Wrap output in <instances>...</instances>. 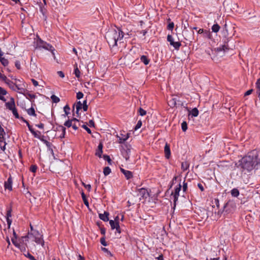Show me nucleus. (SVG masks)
I'll return each instance as SVG.
<instances>
[{"instance_id": "nucleus-1", "label": "nucleus", "mask_w": 260, "mask_h": 260, "mask_svg": "<svg viewBox=\"0 0 260 260\" xmlns=\"http://www.w3.org/2000/svg\"><path fill=\"white\" fill-rule=\"evenodd\" d=\"M237 167L240 168L242 172H250L252 170L260 166V152L253 150L242 157L236 164Z\"/></svg>"}, {"instance_id": "nucleus-2", "label": "nucleus", "mask_w": 260, "mask_h": 260, "mask_svg": "<svg viewBox=\"0 0 260 260\" xmlns=\"http://www.w3.org/2000/svg\"><path fill=\"white\" fill-rule=\"evenodd\" d=\"M117 29H111L106 34L105 38L110 47L117 46V41L122 39L124 37V34L121 28L117 27Z\"/></svg>"}, {"instance_id": "nucleus-3", "label": "nucleus", "mask_w": 260, "mask_h": 260, "mask_svg": "<svg viewBox=\"0 0 260 260\" xmlns=\"http://www.w3.org/2000/svg\"><path fill=\"white\" fill-rule=\"evenodd\" d=\"M231 41L232 39L229 38H225L223 40V44L218 47L215 48V51L216 52L223 51L224 52L228 51L230 49H233V45H231Z\"/></svg>"}, {"instance_id": "nucleus-4", "label": "nucleus", "mask_w": 260, "mask_h": 260, "mask_svg": "<svg viewBox=\"0 0 260 260\" xmlns=\"http://www.w3.org/2000/svg\"><path fill=\"white\" fill-rule=\"evenodd\" d=\"M28 235L34 238V241L37 244H41L42 246H44V241L43 239V235L40 233L38 231L35 230L33 232H29Z\"/></svg>"}, {"instance_id": "nucleus-5", "label": "nucleus", "mask_w": 260, "mask_h": 260, "mask_svg": "<svg viewBox=\"0 0 260 260\" xmlns=\"http://www.w3.org/2000/svg\"><path fill=\"white\" fill-rule=\"evenodd\" d=\"M235 207V204L232 201H229L224 204L223 208V211L221 213L220 211H218V214H220L221 213H223L224 215H225V214H228L232 212L234 210Z\"/></svg>"}, {"instance_id": "nucleus-6", "label": "nucleus", "mask_w": 260, "mask_h": 260, "mask_svg": "<svg viewBox=\"0 0 260 260\" xmlns=\"http://www.w3.org/2000/svg\"><path fill=\"white\" fill-rule=\"evenodd\" d=\"M167 41L170 43V44L173 46L176 50H179L181 44L179 41L175 42L172 35H168L167 36Z\"/></svg>"}, {"instance_id": "nucleus-7", "label": "nucleus", "mask_w": 260, "mask_h": 260, "mask_svg": "<svg viewBox=\"0 0 260 260\" xmlns=\"http://www.w3.org/2000/svg\"><path fill=\"white\" fill-rule=\"evenodd\" d=\"M168 105L171 108H174L179 106H183V103L174 97L168 101Z\"/></svg>"}, {"instance_id": "nucleus-8", "label": "nucleus", "mask_w": 260, "mask_h": 260, "mask_svg": "<svg viewBox=\"0 0 260 260\" xmlns=\"http://www.w3.org/2000/svg\"><path fill=\"white\" fill-rule=\"evenodd\" d=\"M181 188V185L180 184V182L178 184V185L176 187V188L175 189V191L173 195L174 198V207H175L176 205V202L178 201V197L179 196V192Z\"/></svg>"}, {"instance_id": "nucleus-9", "label": "nucleus", "mask_w": 260, "mask_h": 260, "mask_svg": "<svg viewBox=\"0 0 260 260\" xmlns=\"http://www.w3.org/2000/svg\"><path fill=\"white\" fill-rule=\"evenodd\" d=\"M39 45L40 47H42L47 50L51 51L52 52L54 50V48L52 45L47 43L46 42H43L41 40H40L39 42Z\"/></svg>"}, {"instance_id": "nucleus-10", "label": "nucleus", "mask_w": 260, "mask_h": 260, "mask_svg": "<svg viewBox=\"0 0 260 260\" xmlns=\"http://www.w3.org/2000/svg\"><path fill=\"white\" fill-rule=\"evenodd\" d=\"M12 209L11 207H10L9 208H7V214H6V219H7V224H8V229H9L10 228L11 224L12 222V219H10V217H12Z\"/></svg>"}, {"instance_id": "nucleus-11", "label": "nucleus", "mask_w": 260, "mask_h": 260, "mask_svg": "<svg viewBox=\"0 0 260 260\" xmlns=\"http://www.w3.org/2000/svg\"><path fill=\"white\" fill-rule=\"evenodd\" d=\"M12 178L10 176L7 181L5 182L4 187L5 189H8L11 191L12 190Z\"/></svg>"}, {"instance_id": "nucleus-12", "label": "nucleus", "mask_w": 260, "mask_h": 260, "mask_svg": "<svg viewBox=\"0 0 260 260\" xmlns=\"http://www.w3.org/2000/svg\"><path fill=\"white\" fill-rule=\"evenodd\" d=\"M5 106L9 110H12L15 107V100L13 98H10V101L5 103Z\"/></svg>"}, {"instance_id": "nucleus-13", "label": "nucleus", "mask_w": 260, "mask_h": 260, "mask_svg": "<svg viewBox=\"0 0 260 260\" xmlns=\"http://www.w3.org/2000/svg\"><path fill=\"white\" fill-rule=\"evenodd\" d=\"M164 152L165 154V157L167 159H169L171 156V150L170 145L166 143L164 148Z\"/></svg>"}, {"instance_id": "nucleus-14", "label": "nucleus", "mask_w": 260, "mask_h": 260, "mask_svg": "<svg viewBox=\"0 0 260 260\" xmlns=\"http://www.w3.org/2000/svg\"><path fill=\"white\" fill-rule=\"evenodd\" d=\"M66 128L61 125H57L56 131H60L61 134L59 136V137L62 139L64 138L66 135Z\"/></svg>"}, {"instance_id": "nucleus-15", "label": "nucleus", "mask_w": 260, "mask_h": 260, "mask_svg": "<svg viewBox=\"0 0 260 260\" xmlns=\"http://www.w3.org/2000/svg\"><path fill=\"white\" fill-rule=\"evenodd\" d=\"M109 213L107 211H105L103 214L100 213L99 214V218L104 221H108L110 220L109 219Z\"/></svg>"}, {"instance_id": "nucleus-16", "label": "nucleus", "mask_w": 260, "mask_h": 260, "mask_svg": "<svg viewBox=\"0 0 260 260\" xmlns=\"http://www.w3.org/2000/svg\"><path fill=\"white\" fill-rule=\"evenodd\" d=\"M120 171L124 175L125 178L127 179H129L133 177V173L132 172L128 170H125L122 168L120 169Z\"/></svg>"}, {"instance_id": "nucleus-17", "label": "nucleus", "mask_w": 260, "mask_h": 260, "mask_svg": "<svg viewBox=\"0 0 260 260\" xmlns=\"http://www.w3.org/2000/svg\"><path fill=\"white\" fill-rule=\"evenodd\" d=\"M5 82L9 86V87L14 91H16L15 87H17V85L13 83L12 81L7 78Z\"/></svg>"}, {"instance_id": "nucleus-18", "label": "nucleus", "mask_w": 260, "mask_h": 260, "mask_svg": "<svg viewBox=\"0 0 260 260\" xmlns=\"http://www.w3.org/2000/svg\"><path fill=\"white\" fill-rule=\"evenodd\" d=\"M23 94L26 97L27 99L30 101L36 98L35 94L30 93L28 90H26L25 92H23Z\"/></svg>"}, {"instance_id": "nucleus-19", "label": "nucleus", "mask_w": 260, "mask_h": 260, "mask_svg": "<svg viewBox=\"0 0 260 260\" xmlns=\"http://www.w3.org/2000/svg\"><path fill=\"white\" fill-rule=\"evenodd\" d=\"M103 153V144L100 143L98 146V150L95 152V155L99 156V157H102V154Z\"/></svg>"}, {"instance_id": "nucleus-20", "label": "nucleus", "mask_w": 260, "mask_h": 260, "mask_svg": "<svg viewBox=\"0 0 260 260\" xmlns=\"http://www.w3.org/2000/svg\"><path fill=\"white\" fill-rule=\"evenodd\" d=\"M32 103L34 102V101L31 102ZM33 103H32V106L30 108L27 110V114L30 116H36V114L35 113V109L32 107Z\"/></svg>"}, {"instance_id": "nucleus-21", "label": "nucleus", "mask_w": 260, "mask_h": 260, "mask_svg": "<svg viewBox=\"0 0 260 260\" xmlns=\"http://www.w3.org/2000/svg\"><path fill=\"white\" fill-rule=\"evenodd\" d=\"M140 60L145 65H147L150 62V59L145 55H142L140 57Z\"/></svg>"}, {"instance_id": "nucleus-22", "label": "nucleus", "mask_w": 260, "mask_h": 260, "mask_svg": "<svg viewBox=\"0 0 260 260\" xmlns=\"http://www.w3.org/2000/svg\"><path fill=\"white\" fill-rule=\"evenodd\" d=\"M189 167V164L187 161H184L181 163V169L183 171H186Z\"/></svg>"}, {"instance_id": "nucleus-23", "label": "nucleus", "mask_w": 260, "mask_h": 260, "mask_svg": "<svg viewBox=\"0 0 260 260\" xmlns=\"http://www.w3.org/2000/svg\"><path fill=\"white\" fill-rule=\"evenodd\" d=\"M139 193L141 195V196L143 197V198H147L146 196H145L146 194L148 195V193L147 192V190L144 188H141L139 189Z\"/></svg>"}, {"instance_id": "nucleus-24", "label": "nucleus", "mask_w": 260, "mask_h": 260, "mask_svg": "<svg viewBox=\"0 0 260 260\" xmlns=\"http://www.w3.org/2000/svg\"><path fill=\"white\" fill-rule=\"evenodd\" d=\"M231 192L232 197H237L240 194L239 190L236 188H233L231 190Z\"/></svg>"}, {"instance_id": "nucleus-25", "label": "nucleus", "mask_w": 260, "mask_h": 260, "mask_svg": "<svg viewBox=\"0 0 260 260\" xmlns=\"http://www.w3.org/2000/svg\"><path fill=\"white\" fill-rule=\"evenodd\" d=\"M70 108L68 105H66L63 108V111L64 112V114H63L62 116L66 117L68 116L70 114Z\"/></svg>"}, {"instance_id": "nucleus-26", "label": "nucleus", "mask_w": 260, "mask_h": 260, "mask_svg": "<svg viewBox=\"0 0 260 260\" xmlns=\"http://www.w3.org/2000/svg\"><path fill=\"white\" fill-rule=\"evenodd\" d=\"M74 74L76 77L79 78L80 77V71L78 68L77 63L74 66Z\"/></svg>"}, {"instance_id": "nucleus-27", "label": "nucleus", "mask_w": 260, "mask_h": 260, "mask_svg": "<svg viewBox=\"0 0 260 260\" xmlns=\"http://www.w3.org/2000/svg\"><path fill=\"white\" fill-rule=\"evenodd\" d=\"M256 87L257 89V93L258 94V97L260 100V78L257 79L256 82Z\"/></svg>"}, {"instance_id": "nucleus-28", "label": "nucleus", "mask_w": 260, "mask_h": 260, "mask_svg": "<svg viewBox=\"0 0 260 260\" xmlns=\"http://www.w3.org/2000/svg\"><path fill=\"white\" fill-rule=\"evenodd\" d=\"M109 223L112 230H114L116 228L117 225L119 224V222H115L113 220H110Z\"/></svg>"}, {"instance_id": "nucleus-29", "label": "nucleus", "mask_w": 260, "mask_h": 260, "mask_svg": "<svg viewBox=\"0 0 260 260\" xmlns=\"http://www.w3.org/2000/svg\"><path fill=\"white\" fill-rule=\"evenodd\" d=\"M0 61L4 67L7 66L9 64L8 60L4 57H1Z\"/></svg>"}, {"instance_id": "nucleus-30", "label": "nucleus", "mask_w": 260, "mask_h": 260, "mask_svg": "<svg viewBox=\"0 0 260 260\" xmlns=\"http://www.w3.org/2000/svg\"><path fill=\"white\" fill-rule=\"evenodd\" d=\"M220 27L218 24H215L212 26V30L214 32H217L219 30Z\"/></svg>"}, {"instance_id": "nucleus-31", "label": "nucleus", "mask_w": 260, "mask_h": 260, "mask_svg": "<svg viewBox=\"0 0 260 260\" xmlns=\"http://www.w3.org/2000/svg\"><path fill=\"white\" fill-rule=\"evenodd\" d=\"M190 114L194 117H197L199 115V111L197 108L192 109L190 112Z\"/></svg>"}, {"instance_id": "nucleus-32", "label": "nucleus", "mask_w": 260, "mask_h": 260, "mask_svg": "<svg viewBox=\"0 0 260 260\" xmlns=\"http://www.w3.org/2000/svg\"><path fill=\"white\" fill-rule=\"evenodd\" d=\"M51 99L52 100V102L54 103H57L60 101L59 98L54 94L51 96Z\"/></svg>"}, {"instance_id": "nucleus-33", "label": "nucleus", "mask_w": 260, "mask_h": 260, "mask_svg": "<svg viewBox=\"0 0 260 260\" xmlns=\"http://www.w3.org/2000/svg\"><path fill=\"white\" fill-rule=\"evenodd\" d=\"M75 106H76V108L77 109V110H80L82 109V104L80 101H78L73 106L74 109Z\"/></svg>"}, {"instance_id": "nucleus-34", "label": "nucleus", "mask_w": 260, "mask_h": 260, "mask_svg": "<svg viewBox=\"0 0 260 260\" xmlns=\"http://www.w3.org/2000/svg\"><path fill=\"white\" fill-rule=\"evenodd\" d=\"M27 246V244L25 243V244H20L19 245V246L17 248H18L22 252H26V247Z\"/></svg>"}, {"instance_id": "nucleus-35", "label": "nucleus", "mask_w": 260, "mask_h": 260, "mask_svg": "<svg viewBox=\"0 0 260 260\" xmlns=\"http://www.w3.org/2000/svg\"><path fill=\"white\" fill-rule=\"evenodd\" d=\"M103 173L105 176L108 175L111 173V169L109 167H105Z\"/></svg>"}, {"instance_id": "nucleus-36", "label": "nucleus", "mask_w": 260, "mask_h": 260, "mask_svg": "<svg viewBox=\"0 0 260 260\" xmlns=\"http://www.w3.org/2000/svg\"><path fill=\"white\" fill-rule=\"evenodd\" d=\"M11 111H12L14 116H15V117L16 118H19V114L17 112V110L15 107L13 109H12V110H11Z\"/></svg>"}, {"instance_id": "nucleus-37", "label": "nucleus", "mask_w": 260, "mask_h": 260, "mask_svg": "<svg viewBox=\"0 0 260 260\" xmlns=\"http://www.w3.org/2000/svg\"><path fill=\"white\" fill-rule=\"evenodd\" d=\"M31 134L33 135V136L35 138L39 139L40 140H41L42 139L40 136V135L41 134L40 132H39V131L36 132L34 131V132L32 133Z\"/></svg>"}, {"instance_id": "nucleus-38", "label": "nucleus", "mask_w": 260, "mask_h": 260, "mask_svg": "<svg viewBox=\"0 0 260 260\" xmlns=\"http://www.w3.org/2000/svg\"><path fill=\"white\" fill-rule=\"evenodd\" d=\"M82 108L83 109L84 111H87L88 110V105H87V100H85L83 101L82 103Z\"/></svg>"}, {"instance_id": "nucleus-39", "label": "nucleus", "mask_w": 260, "mask_h": 260, "mask_svg": "<svg viewBox=\"0 0 260 260\" xmlns=\"http://www.w3.org/2000/svg\"><path fill=\"white\" fill-rule=\"evenodd\" d=\"M128 137H129L128 134H127V135L126 136H124V137H122V138H119V143H124L125 141H126L128 139Z\"/></svg>"}, {"instance_id": "nucleus-40", "label": "nucleus", "mask_w": 260, "mask_h": 260, "mask_svg": "<svg viewBox=\"0 0 260 260\" xmlns=\"http://www.w3.org/2000/svg\"><path fill=\"white\" fill-rule=\"evenodd\" d=\"M181 128L183 132H185L187 129V124L186 121H183L181 123Z\"/></svg>"}, {"instance_id": "nucleus-41", "label": "nucleus", "mask_w": 260, "mask_h": 260, "mask_svg": "<svg viewBox=\"0 0 260 260\" xmlns=\"http://www.w3.org/2000/svg\"><path fill=\"white\" fill-rule=\"evenodd\" d=\"M72 121L70 119H68L67 121H66L64 123V125L65 126H67V127H70L71 126H72Z\"/></svg>"}, {"instance_id": "nucleus-42", "label": "nucleus", "mask_w": 260, "mask_h": 260, "mask_svg": "<svg viewBox=\"0 0 260 260\" xmlns=\"http://www.w3.org/2000/svg\"><path fill=\"white\" fill-rule=\"evenodd\" d=\"M29 237H30V236L28 234L26 236L22 237L21 238V240H21L20 243L22 242V243H24V241H28V238H29Z\"/></svg>"}, {"instance_id": "nucleus-43", "label": "nucleus", "mask_w": 260, "mask_h": 260, "mask_svg": "<svg viewBox=\"0 0 260 260\" xmlns=\"http://www.w3.org/2000/svg\"><path fill=\"white\" fill-rule=\"evenodd\" d=\"M103 158L105 160L107 161L109 164H111L112 160L111 159L110 156L105 154L103 155Z\"/></svg>"}, {"instance_id": "nucleus-44", "label": "nucleus", "mask_w": 260, "mask_h": 260, "mask_svg": "<svg viewBox=\"0 0 260 260\" xmlns=\"http://www.w3.org/2000/svg\"><path fill=\"white\" fill-rule=\"evenodd\" d=\"M138 111L141 116H144L146 114V111L142 108H140Z\"/></svg>"}, {"instance_id": "nucleus-45", "label": "nucleus", "mask_w": 260, "mask_h": 260, "mask_svg": "<svg viewBox=\"0 0 260 260\" xmlns=\"http://www.w3.org/2000/svg\"><path fill=\"white\" fill-rule=\"evenodd\" d=\"M15 88H16V91L19 90V92L20 93L23 94V92H25V91L27 90L24 89L23 88L19 87L18 85H17V87H15Z\"/></svg>"}, {"instance_id": "nucleus-46", "label": "nucleus", "mask_w": 260, "mask_h": 260, "mask_svg": "<svg viewBox=\"0 0 260 260\" xmlns=\"http://www.w3.org/2000/svg\"><path fill=\"white\" fill-rule=\"evenodd\" d=\"M102 250L104 252L107 253V254L111 256H113V254L111 253V252L106 248L102 247Z\"/></svg>"}, {"instance_id": "nucleus-47", "label": "nucleus", "mask_w": 260, "mask_h": 260, "mask_svg": "<svg viewBox=\"0 0 260 260\" xmlns=\"http://www.w3.org/2000/svg\"><path fill=\"white\" fill-rule=\"evenodd\" d=\"M7 93V91L2 87H0V95H5Z\"/></svg>"}, {"instance_id": "nucleus-48", "label": "nucleus", "mask_w": 260, "mask_h": 260, "mask_svg": "<svg viewBox=\"0 0 260 260\" xmlns=\"http://www.w3.org/2000/svg\"><path fill=\"white\" fill-rule=\"evenodd\" d=\"M174 27V22H170L169 23V24L167 26V28L169 29V30H172L173 28Z\"/></svg>"}, {"instance_id": "nucleus-49", "label": "nucleus", "mask_w": 260, "mask_h": 260, "mask_svg": "<svg viewBox=\"0 0 260 260\" xmlns=\"http://www.w3.org/2000/svg\"><path fill=\"white\" fill-rule=\"evenodd\" d=\"M11 241H12V243L16 247H18L19 246V245L20 244V243H18L17 241H16V239H14V238H12L11 239Z\"/></svg>"}, {"instance_id": "nucleus-50", "label": "nucleus", "mask_w": 260, "mask_h": 260, "mask_svg": "<svg viewBox=\"0 0 260 260\" xmlns=\"http://www.w3.org/2000/svg\"><path fill=\"white\" fill-rule=\"evenodd\" d=\"M83 93L81 91H79L77 93L76 98L78 100L82 99L83 97Z\"/></svg>"}, {"instance_id": "nucleus-51", "label": "nucleus", "mask_w": 260, "mask_h": 260, "mask_svg": "<svg viewBox=\"0 0 260 260\" xmlns=\"http://www.w3.org/2000/svg\"><path fill=\"white\" fill-rule=\"evenodd\" d=\"M37 166L36 165H32L30 168V171L33 173H35L37 170Z\"/></svg>"}, {"instance_id": "nucleus-52", "label": "nucleus", "mask_w": 260, "mask_h": 260, "mask_svg": "<svg viewBox=\"0 0 260 260\" xmlns=\"http://www.w3.org/2000/svg\"><path fill=\"white\" fill-rule=\"evenodd\" d=\"M100 242H101V243L103 245H104V246H107V242H106L105 238L104 237H102V238H101V239H100Z\"/></svg>"}, {"instance_id": "nucleus-53", "label": "nucleus", "mask_w": 260, "mask_h": 260, "mask_svg": "<svg viewBox=\"0 0 260 260\" xmlns=\"http://www.w3.org/2000/svg\"><path fill=\"white\" fill-rule=\"evenodd\" d=\"M142 126V121L141 120H139L138 121L136 125L135 126V129L137 130L141 127Z\"/></svg>"}, {"instance_id": "nucleus-54", "label": "nucleus", "mask_w": 260, "mask_h": 260, "mask_svg": "<svg viewBox=\"0 0 260 260\" xmlns=\"http://www.w3.org/2000/svg\"><path fill=\"white\" fill-rule=\"evenodd\" d=\"M82 127L84 129H85V130L86 131V132H87L88 134H90L91 133V130H90V128H88V127L86 125L83 124V125H82Z\"/></svg>"}, {"instance_id": "nucleus-55", "label": "nucleus", "mask_w": 260, "mask_h": 260, "mask_svg": "<svg viewBox=\"0 0 260 260\" xmlns=\"http://www.w3.org/2000/svg\"><path fill=\"white\" fill-rule=\"evenodd\" d=\"M187 189V183L185 181L183 182V191L185 192Z\"/></svg>"}, {"instance_id": "nucleus-56", "label": "nucleus", "mask_w": 260, "mask_h": 260, "mask_svg": "<svg viewBox=\"0 0 260 260\" xmlns=\"http://www.w3.org/2000/svg\"><path fill=\"white\" fill-rule=\"evenodd\" d=\"M41 140L42 141H43V142H44V143L46 145V146H47L48 147H50V146H51V143H50L49 142H48V141H47V140H45L43 139V138H42V139H41Z\"/></svg>"}, {"instance_id": "nucleus-57", "label": "nucleus", "mask_w": 260, "mask_h": 260, "mask_svg": "<svg viewBox=\"0 0 260 260\" xmlns=\"http://www.w3.org/2000/svg\"><path fill=\"white\" fill-rule=\"evenodd\" d=\"M15 65L17 69L20 70L21 69L20 63L19 61L16 60L15 62Z\"/></svg>"}, {"instance_id": "nucleus-58", "label": "nucleus", "mask_w": 260, "mask_h": 260, "mask_svg": "<svg viewBox=\"0 0 260 260\" xmlns=\"http://www.w3.org/2000/svg\"><path fill=\"white\" fill-rule=\"evenodd\" d=\"M82 184L84 185V186L87 189V190L90 191L91 189V185L90 184H85L84 183H82Z\"/></svg>"}, {"instance_id": "nucleus-59", "label": "nucleus", "mask_w": 260, "mask_h": 260, "mask_svg": "<svg viewBox=\"0 0 260 260\" xmlns=\"http://www.w3.org/2000/svg\"><path fill=\"white\" fill-rule=\"evenodd\" d=\"M178 178H179L178 176H175V177H174V178H173L172 181V184H171V187H172L173 184H174V183H176V181H177V180Z\"/></svg>"}, {"instance_id": "nucleus-60", "label": "nucleus", "mask_w": 260, "mask_h": 260, "mask_svg": "<svg viewBox=\"0 0 260 260\" xmlns=\"http://www.w3.org/2000/svg\"><path fill=\"white\" fill-rule=\"evenodd\" d=\"M31 81L33 84V85L35 86H37L39 84H38V82L37 81H36V80H35L34 79H31Z\"/></svg>"}, {"instance_id": "nucleus-61", "label": "nucleus", "mask_w": 260, "mask_h": 260, "mask_svg": "<svg viewBox=\"0 0 260 260\" xmlns=\"http://www.w3.org/2000/svg\"><path fill=\"white\" fill-rule=\"evenodd\" d=\"M0 78L2 79L4 82L7 79V77L0 73Z\"/></svg>"}, {"instance_id": "nucleus-62", "label": "nucleus", "mask_w": 260, "mask_h": 260, "mask_svg": "<svg viewBox=\"0 0 260 260\" xmlns=\"http://www.w3.org/2000/svg\"><path fill=\"white\" fill-rule=\"evenodd\" d=\"M26 125L31 133L34 132V129L32 128L31 125H30L29 123H27V124Z\"/></svg>"}, {"instance_id": "nucleus-63", "label": "nucleus", "mask_w": 260, "mask_h": 260, "mask_svg": "<svg viewBox=\"0 0 260 260\" xmlns=\"http://www.w3.org/2000/svg\"><path fill=\"white\" fill-rule=\"evenodd\" d=\"M101 233L103 236H105L106 234V229L104 228H101Z\"/></svg>"}, {"instance_id": "nucleus-64", "label": "nucleus", "mask_w": 260, "mask_h": 260, "mask_svg": "<svg viewBox=\"0 0 260 260\" xmlns=\"http://www.w3.org/2000/svg\"><path fill=\"white\" fill-rule=\"evenodd\" d=\"M89 126L90 127H94V122L92 120H90L89 121Z\"/></svg>"}]
</instances>
